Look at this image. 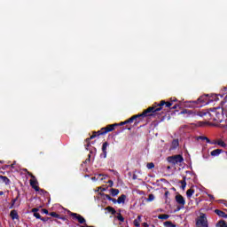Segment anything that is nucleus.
<instances>
[{
  "label": "nucleus",
  "instance_id": "bf43d9fd",
  "mask_svg": "<svg viewBox=\"0 0 227 227\" xmlns=\"http://www.w3.org/2000/svg\"><path fill=\"white\" fill-rule=\"evenodd\" d=\"M0 164H4V160H0Z\"/></svg>",
  "mask_w": 227,
  "mask_h": 227
},
{
  "label": "nucleus",
  "instance_id": "13d9d810",
  "mask_svg": "<svg viewBox=\"0 0 227 227\" xmlns=\"http://www.w3.org/2000/svg\"><path fill=\"white\" fill-rule=\"evenodd\" d=\"M169 194V192H165V196L168 197V195Z\"/></svg>",
  "mask_w": 227,
  "mask_h": 227
},
{
  "label": "nucleus",
  "instance_id": "1a4fd4ad",
  "mask_svg": "<svg viewBox=\"0 0 227 227\" xmlns=\"http://www.w3.org/2000/svg\"><path fill=\"white\" fill-rule=\"evenodd\" d=\"M176 201L178 205L181 206V208L185 207V199L181 194L176 195Z\"/></svg>",
  "mask_w": 227,
  "mask_h": 227
},
{
  "label": "nucleus",
  "instance_id": "dca6fc26",
  "mask_svg": "<svg viewBox=\"0 0 227 227\" xmlns=\"http://www.w3.org/2000/svg\"><path fill=\"white\" fill-rule=\"evenodd\" d=\"M10 216L14 221V219H19V213L15 209L12 210L10 213Z\"/></svg>",
  "mask_w": 227,
  "mask_h": 227
},
{
  "label": "nucleus",
  "instance_id": "4c0bfd02",
  "mask_svg": "<svg viewBox=\"0 0 227 227\" xmlns=\"http://www.w3.org/2000/svg\"><path fill=\"white\" fill-rule=\"evenodd\" d=\"M90 160H91V154H89L88 159H86L85 161H84V164H86L88 162H90Z\"/></svg>",
  "mask_w": 227,
  "mask_h": 227
},
{
  "label": "nucleus",
  "instance_id": "4d7b16f0",
  "mask_svg": "<svg viewBox=\"0 0 227 227\" xmlns=\"http://www.w3.org/2000/svg\"><path fill=\"white\" fill-rule=\"evenodd\" d=\"M4 192H0V196H4Z\"/></svg>",
  "mask_w": 227,
  "mask_h": 227
},
{
  "label": "nucleus",
  "instance_id": "69168bd1",
  "mask_svg": "<svg viewBox=\"0 0 227 227\" xmlns=\"http://www.w3.org/2000/svg\"><path fill=\"white\" fill-rule=\"evenodd\" d=\"M102 191H106V190H105V188H103V190H102Z\"/></svg>",
  "mask_w": 227,
  "mask_h": 227
},
{
  "label": "nucleus",
  "instance_id": "f03ea898",
  "mask_svg": "<svg viewBox=\"0 0 227 227\" xmlns=\"http://www.w3.org/2000/svg\"><path fill=\"white\" fill-rule=\"evenodd\" d=\"M210 112H199L198 116L203 117L208 116L211 117V120L213 121H216V123H223V120H224V110L221 107H216V108H211Z\"/></svg>",
  "mask_w": 227,
  "mask_h": 227
},
{
  "label": "nucleus",
  "instance_id": "72a5a7b5",
  "mask_svg": "<svg viewBox=\"0 0 227 227\" xmlns=\"http://www.w3.org/2000/svg\"><path fill=\"white\" fill-rule=\"evenodd\" d=\"M202 141H207V143H211V140L207 137H200Z\"/></svg>",
  "mask_w": 227,
  "mask_h": 227
},
{
  "label": "nucleus",
  "instance_id": "f704fd0d",
  "mask_svg": "<svg viewBox=\"0 0 227 227\" xmlns=\"http://www.w3.org/2000/svg\"><path fill=\"white\" fill-rule=\"evenodd\" d=\"M153 200H155V196L153 194H150L147 199V201H153Z\"/></svg>",
  "mask_w": 227,
  "mask_h": 227
},
{
  "label": "nucleus",
  "instance_id": "423d86ee",
  "mask_svg": "<svg viewBox=\"0 0 227 227\" xmlns=\"http://www.w3.org/2000/svg\"><path fill=\"white\" fill-rule=\"evenodd\" d=\"M207 97H208V95L200 96L197 100L190 101V104H195V106L201 104L199 106V107H203V106H207V104H208L207 101Z\"/></svg>",
  "mask_w": 227,
  "mask_h": 227
},
{
  "label": "nucleus",
  "instance_id": "c9c22d12",
  "mask_svg": "<svg viewBox=\"0 0 227 227\" xmlns=\"http://www.w3.org/2000/svg\"><path fill=\"white\" fill-rule=\"evenodd\" d=\"M34 217L35 219H42V215H40V213H34Z\"/></svg>",
  "mask_w": 227,
  "mask_h": 227
},
{
  "label": "nucleus",
  "instance_id": "f3484780",
  "mask_svg": "<svg viewBox=\"0 0 227 227\" xmlns=\"http://www.w3.org/2000/svg\"><path fill=\"white\" fill-rule=\"evenodd\" d=\"M0 180H2V182L5 184V185H10L11 181L7 176H0Z\"/></svg>",
  "mask_w": 227,
  "mask_h": 227
},
{
  "label": "nucleus",
  "instance_id": "aec40b11",
  "mask_svg": "<svg viewBox=\"0 0 227 227\" xmlns=\"http://www.w3.org/2000/svg\"><path fill=\"white\" fill-rule=\"evenodd\" d=\"M140 223H141V215H138L137 218L134 220L133 224L136 227H139L141 226Z\"/></svg>",
  "mask_w": 227,
  "mask_h": 227
},
{
  "label": "nucleus",
  "instance_id": "393cba45",
  "mask_svg": "<svg viewBox=\"0 0 227 227\" xmlns=\"http://www.w3.org/2000/svg\"><path fill=\"white\" fill-rule=\"evenodd\" d=\"M158 219H161L162 221H166L169 219V215L162 214L158 215Z\"/></svg>",
  "mask_w": 227,
  "mask_h": 227
},
{
  "label": "nucleus",
  "instance_id": "e2e57ef3",
  "mask_svg": "<svg viewBox=\"0 0 227 227\" xmlns=\"http://www.w3.org/2000/svg\"><path fill=\"white\" fill-rule=\"evenodd\" d=\"M128 130H130V128H128Z\"/></svg>",
  "mask_w": 227,
  "mask_h": 227
},
{
  "label": "nucleus",
  "instance_id": "58836bf2",
  "mask_svg": "<svg viewBox=\"0 0 227 227\" xmlns=\"http://www.w3.org/2000/svg\"><path fill=\"white\" fill-rule=\"evenodd\" d=\"M42 214H46L47 215H49L51 213H49V210H47L46 208L42 209Z\"/></svg>",
  "mask_w": 227,
  "mask_h": 227
},
{
  "label": "nucleus",
  "instance_id": "49530a36",
  "mask_svg": "<svg viewBox=\"0 0 227 227\" xmlns=\"http://www.w3.org/2000/svg\"><path fill=\"white\" fill-rule=\"evenodd\" d=\"M176 100H177L176 98H171L169 102H172V106H173V103L176 102Z\"/></svg>",
  "mask_w": 227,
  "mask_h": 227
},
{
  "label": "nucleus",
  "instance_id": "a18cd8bd",
  "mask_svg": "<svg viewBox=\"0 0 227 227\" xmlns=\"http://www.w3.org/2000/svg\"><path fill=\"white\" fill-rule=\"evenodd\" d=\"M33 214H36L38 212V208L35 207L31 210Z\"/></svg>",
  "mask_w": 227,
  "mask_h": 227
},
{
  "label": "nucleus",
  "instance_id": "c756f323",
  "mask_svg": "<svg viewBox=\"0 0 227 227\" xmlns=\"http://www.w3.org/2000/svg\"><path fill=\"white\" fill-rule=\"evenodd\" d=\"M49 215H51V217H55V219L60 218V215L56 212H51L49 214Z\"/></svg>",
  "mask_w": 227,
  "mask_h": 227
},
{
  "label": "nucleus",
  "instance_id": "20e7f679",
  "mask_svg": "<svg viewBox=\"0 0 227 227\" xmlns=\"http://www.w3.org/2000/svg\"><path fill=\"white\" fill-rule=\"evenodd\" d=\"M197 227H208V220L207 219V215L200 213V216L196 219Z\"/></svg>",
  "mask_w": 227,
  "mask_h": 227
},
{
  "label": "nucleus",
  "instance_id": "4468645a",
  "mask_svg": "<svg viewBox=\"0 0 227 227\" xmlns=\"http://www.w3.org/2000/svg\"><path fill=\"white\" fill-rule=\"evenodd\" d=\"M224 152L223 149H215L211 152L212 157H218V155H221Z\"/></svg>",
  "mask_w": 227,
  "mask_h": 227
},
{
  "label": "nucleus",
  "instance_id": "f257e3e1",
  "mask_svg": "<svg viewBox=\"0 0 227 227\" xmlns=\"http://www.w3.org/2000/svg\"><path fill=\"white\" fill-rule=\"evenodd\" d=\"M171 106H173V102L161 100L160 103H154L153 106L148 107L145 113H149L153 116H159V113L163 109L164 111H171Z\"/></svg>",
  "mask_w": 227,
  "mask_h": 227
},
{
  "label": "nucleus",
  "instance_id": "c03bdc74",
  "mask_svg": "<svg viewBox=\"0 0 227 227\" xmlns=\"http://www.w3.org/2000/svg\"><path fill=\"white\" fill-rule=\"evenodd\" d=\"M108 184L110 187H113V185H114V183L113 182V180H109Z\"/></svg>",
  "mask_w": 227,
  "mask_h": 227
},
{
  "label": "nucleus",
  "instance_id": "6e6d98bb",
  "mask_svg": "<svg viewBox=\"0 0 227 227\" xmlns=\"http://www.w3.org/2000/svg\"><path fill=\"white\" fill-rule=\"evenodd\" d=\"M23 171H24L25 173H28V172H29V170H27V168H23Z\"/></svg>",
  "mask_w": 227,
  "mask_h": 227
},
{
  "label": "nucleus",
  "instance_id": "5fc2aeb1",
  "mask_svg": "<svg viewBox=\"0 0 227 227\" xmlns=\"http://www.w3.org/2000/svg\"><path fill=\"white\" fill-rule=\"evenodd\" d=\"M143 226H144V227H149L148 223H143Z\"/></svg>",
  "mask_w": 227,
  "mask_h": 227
},
{
  "label": "nucleus",
  "instance_id": "774afa93",
  "mask_svg": "<svg viewBox=\"0 0 227 227\" xmlns=\"http://www.w3.org/2000/svg\"><path fill=\"white\" fill-rule=\"evenodd\" d=\"M226 155H227V152H225Z\"/></svg>",
  "mask_w": 227,
  "mask_h": 227
},
{
  "label": "nucleus",
  "instance_id": "ddd939ff",
  "mask_svg": "<svg viewBox=\"0 0 227 227\" xmlns=\"http://www.w3.org/2000/svg\"><path fill=\"white\" fill-rule=\"evenodd\" d=\"M38 184V181L36 180V177L30 179V185L32 187V189H35V191L36 192H38V191H40V187H38V185H36Z\"/></svg>",
  "mask_w": 227,
  "mask_h": 227
},
{
  "label": "nucleus",
  "instance_id": "4be33fe9",
  "mask_svg": "<svg viewBox=\"0 0 227 227\" xmlns=\"http://www.w3.org/2000/svg\"><path fill=\"white\" fill-rule=\"evenodd\" d=\"M216 227H227L226 221H224V220H220V221L216 223Z\"/></svg>",
  "mask_w": 227,
  "mask_h": 227
},
{
  "label": "nucleus",
  "instance_id": "412c9836",
  "mask_svg": "<svg viewBox=\"0 0 227 227\" xmlns=\"http://www.w3.org/2000/svg\"><path fill=\"white\" fill-rule=\"evenodd\" d=\"M106 210H107V212H109L110 214H112V215H114L116 214V209H114V207H107L106 208Z\"/></svg>",
  "mask_w": 227,
  "mask_h": 227
},
{
  "label": "nucleus",
  "instance_id": "37998d69",
  "mask_svg": "<svg viewBox=\"0 0 227 227\" xmlns=\"http://www.w3.org/2000/svg\"><path fill=\"white\" fill-rule=\"evenodd\" d=\"M110 201H113V203L116 204L118 203V200L114 199V198H111Z\"/></svg>",
  "mask_w": 227,
  "mask_h": 227
},
{
  "label": "nucleus",
  "instance_id": "7c9ffc66",
  "mask_svg": "<svg viewBox=\"0 0 227 227\" xmlns=\"http://www.w3.org/2000/svg\"><path fill=\"white\" fill-rule=\"evenodd\" d=\"M117 219H118V221H120L121 223H125V218L123 217V215H121V213H119V214H118Z\"/></svg>",
  "mask_w": 227,
  "mask_h": 227
},
{
  "label": "nucleus",
  "instance_id": "473e14b6",
  "mask_svg": "<svg viewBox=\"0 0 227 227\" xmlns=\"http://www.w3.org/2000/svg\"><path fill=\"white\" fill-rule=\"evenodd\" d=\"M146 168L147 169H153V168H155V164H153V162L147 163Z\"/></svg>",
  "mask_w": 227,
  "mask_h": 227
},
{
  "label": "nucleus",
  "instance_id": "79ce46f5",
  "mask_svg": "<svg viewBox=\"0 0 227 227\" xmlns=\"http://www.w3.org/2000/svg\"><path fill=\"white\" fill-rule=\"evenodd\" d=\"M27 175H28V176H30L32 179L36 178V176H33V173H31L29 171L27 173Z\"/></svg>",
  "mask_w": 227,
  "mask_h": 227
},
{
  "label": "nucleus",
  "instance_id": "de8ad7c7",
  "mask_svg": "<svg viewBox=\"0 0 227 227\" xmlns=\"http://www.w3.org/2000/svg\"><path fill=\"white\" fill-rule=\"evenodd\" d=\"M209 145H217V141H215V140L212 141L211 140V143H209Z\"/></svg>",
  "mask_w": 227,
  "mask_h": 227
},
{
  "label": "nucleus",
  "instance_id": "2f4dec72",
  "mask_svg": "<svg viewBox=\"0 0 227 227\" xmlns=\"http://www.w3.org/2000/svg\"><path fill=\"white\" fill-rule=\"evenodd\" d=\"M41 221H43V223H47V221H51L52 222V218L46 216V217H42L41 216Z\"/></svg>",
  "mask_w": 227,
  "mask_h": 227
},
{
  "label": "nucleus",
  "instance_id": "5701e85b",
  "mask_svg": "<svg viewBox=\"0 0 227 227\" xmlns=\"http://www.w3.org/2000/svg\"><path fill=\"white\" fill-rule=\"evenodd\" d=\"M179 184H181V188L183 191H185V187H187V182H185V177H184V180L179 181Z\"/></svg>",
  "mask_w": 227,
  "mask_h": 227
},
{
  "label": "nucleus",
  "instance_id": "052dcab7",
  "mask_svg": "<svg viewBox=\"0 0 227 227\" xmlns=\"http://www.w3.org/2000/svg\"><path fill=\"white\" fill-rule=\"evenodd\" d=\"M167 169H171V167H170V166H168V167H167Z\"/></svg>",
  "mask_w": 227,
  "mask_h": 227
},
{
  "label": "nucleus",
  "instance_id": "6e6552de",
  "mask_svg": "<svg viewBox=\"0 0 227 227\" xmlns=\"http://www.w3.org/2000/svg\"><path fill=\"white\" fill-rule=\"evenodd\" d=\"M69 215L71 217H73V219H76V221H78V223H80V224H84V223H86V219H84V217H82V215H81L77 213L69 212Z\"/></svg>",
  "mask_w": 227,
  "mask_h": 227
},
{
  "label": "nucleus",
  "instance_id": "338daca9",
  "mask_svg": "<svg viewBox=\"0 0 227 227\" xmlns=\"http://www.w3.org/2000/svg\"><path fill=\"white\" fill-rule=\"evenodd\" d=\"M177 210H180V207H178Z\"/></svg>",
  "mask_w": 227,
  "mask_h": 227
},
{
  "label": "nucleus",
  "instance_id": "bb28decb",
  "mask_svg": "<svg viewBox=\"0 0 227 227\" xmlns=\"http://www.w3.org/2000/svg\"><path fill=\"white\" fill-rule=\"evenodd\" d=\"M164 226L165 227H176V225L175 223H173L171 221L164 222Z\"/></svg>",
  "mask_w": 227,
  "mask_h": 227
},
{
  "label": "nucleus",
  "instance_id": "cd10ccee",
  "mask_svg": "<svg viewBox=\"0 0 227 227\" xmlns=\"http://www.w3.org/2000/svg\"><path fill=\"white\" fill-rule=\"evenodd\" d=\"M98 136H106V133L104 132L103 128H101L100 130H98V131L96 132V137H98Z\"/></svg>",
  "mask_w": 227,
  "mask_h": 227
},
{
  "label": "nucleus",
  "instance_id": "864d4df0",
  "mask_svg": "<svg viewBox=\"0 0 227 227\" xmlns=\"http://www.w3.org/2000/svg\"><path fill=\"white\" fill-rule=\"evenodd\" d=\"M214 100H215V102H217V100H219V98H217V96H215Z\"/></svg>",
  "mask_w": 227,
  "mask_h": 227
},
{
  "label": "nucleus",
  "instance_id": "c85d7f7f",
  "mask_svg": "<svg viewBox=\"0 0 227 227\" xmlns=\"http://www.w3.org/2000/svg\"><path fill=\"white\" fill-rule=\"evenodd\" d=\"M218 146H222V148H226V143L223 140H217Z\"/></svg>",
  "mask_w": 227,
  "mask_h": 227
},
{
  "label": "nucleus",
  "instance_id": "3c124183",
  "mask_svg": "<svg viewBox=\"0 0 227 227\" xmlns=\"http://www.w3.org/2000/svg\"><path fill=\"white\" fill-rule=\"evenodd\" d=\"M208 198H210V200H214V195L209 194V195H208Z\"/></svg>",
  "mask_w": 227,
  "mask_h": 227
},
{
  "label": "nucleus",
  "instance_id": "9d476101",
  "mask_svg": "<svg viewBox=\"0 0 227 227\" xmlns=\"http://www.w3.org/2000/svg\"><path fill=\"white\" fill-rule=\"evenodd\" d=\"M107 146H109L108 142L103 143V145H102L103 153L100 154L101 159H106V157H107Z\"/></svg>",
  "mask_w": 227,
  "mask_h": 227
},
{
  "label": "nucleus",
  "instance_id": "8fccbe9b",
  "mask_svg": "<svg viewBox=\"0 0 227 227\" xmlns=\"http://www.w3.org/2000/svg\"><path fill=\"white\" fill-rule=\"evenodd\" d=\"M127 123H129V122H127V121H125L121 122L120 125H127Z\"/></svg>",
  "mask_w": 227,
  "mask_h": 227
},
{
  "label": "nucleus",
  "instance_id": "f8f14e48",
  "mask_svg": "<svg viewBox=\"0 0 227 227\" xmlns=\"http://www.w3.org/2000/svg\"><path fill=\"white\" fill-rule=\"evenodd\" d=\"M95 137H97V131H93L92 136H90L89 138L85 139V143H86L85 148H86V150H88V147L90 146L91 139H95Z\"/></svg>",
  "mask_w": 227,
  "mask_h": 227
},
{
  "label": "nucleus",
  "instance_id": "a211bd4d",
  "mask_svg": "<svg viewBox=\"0 0 227 227\" xmlns=\"http://www.w3.org/2000/svg\"><path fill=\"white\" fill-rule=\"evenodd\" d=\"M125 200H127V195L122 194L117 199V203H119V205L121 203H125Z\"/></svg>",
  "mask_w": 227,
  "mask_h": 227
},
{
  "label": "nucleus",
  "instance_id": "0e129e2a",
  "mask_svg": "<svg viewBox=\"0 0 227 227\" xmlns=\"http://www.w3.org/2000/svg\"><path fill=\"white\" fill-rule=\"evenodd\" d=\"M92 180H95V177H92Z\"/></svg>",
  "mask_w": 227,
  "mask_h": 227
},
{
  "label": "nucleus",
  "instance_id": "ea45409f",
  "mask_svg": "<svg viewBox=\"0 0 227 227\" xmlns=\"http://www.w3.org/2000/svg\"><path fill=\"white\" fill-rule=\"evenodd\" d=\"M102 195L105 196V198H106V200H108V201H110V200H111L112 197H111L109 194H105V193H103Z\"/></svg>",
  "mask_w": 227,
  "mask_h": 227
},
{
  "label": "nucleus",
  "instance_id": "0eeeda50",
  "mask_svg": "<svg viewBox=\"0 0 227 227\" xmlns=\"http://www.w3.org/2000/svg\"><path fill=\"white\" fill-rule=\"evenodd\" d=\"M19 198H20V192H18L16 198L12 200L9 208L12 209L15 208V207H20V200H19Z\"/></svg>",
  "mask_w": 227,
  "mask_h": 227
},
{
  "label": "nucleus",
  "instance_id": "603ef678",
  "mask_svg": "<svg viewBox=\"0 0 227 227\" xmlns=\"http://www.w3.org/2000/svg\"><path fill=\"white\" fill-rule=\"evenodd\" d=\"M59 219H61L62 221H66L67 220V218H65V216H60V218H59Z\"/></svg>",
  "mask_w": 227,
  "mask_h": 227
},
{
  "label": "nucleus",
  "instance_id": "a878e982",
  "mask_svg": "<svg viewBox=\"0 0 227 227\" xmlns=\"http://www.w3.org/2000/svg\"><path fill=\"white\" fill-rule=\"evenodd\" d=\"M112 196H118L120 194V190L112 188L110 190Z\"/></svg>",
  "mask_w": 227,
  "mask_h": 227
},
{
  "label": "nucleus",
  "instance_id": "7ed1b4c3",
  "mask_svg": "<svg viewBox=\"0 0 227 227\" xmlns=\"http://www.w3.org/2000/svg\"><path fill=\"white\" fill-rule=\"evenodd\" d=\"M146 116H153V114L146 113V110H145L142 114L133 115L131 118L128 119L126 123H132L135 121V125H138V123H141L143 118H146Z\"/></svg>",
  "mask_w": 227,
  "mask_h": 227
},
{
  "label": "nucleus",
  "instance_id": "e433bc0d",
  "mask_svg": "<svg viewBox=\"0 0 227 227\" xmlns=\"http://www.w3.org/2000/svg\"><path fill=\"white\" fill-rule=\"evenodd\" d=\"M183 114H192V111L191 110H184Z\"/></svg>",
  "mask_w": 227,
  "mask_h": 227
},
{
  "label": "nucleus",
  "instance_id": "39448f33",
  "mask_svg": "<svg viewBox=\"0 0 227 227\" xmlns=\"http://www.w3.org/2000/svg\"><path fill=\"white\" fill-rule=\"evenodd\" d=\"M167 160L168 162H169V164H173L175 166L176 164L182 163V161L184 160V156H182V154L168 156L167 158Z\"/></svg>",
  "mask_w": 227,
  "mask_h": 227
},
{
  "label": "nucleus",
  "instance_id": "09e8293b",
  "mask_svg": "<svg viewBox=\"0 0 227 227\" xmlns=\"http://www.w3.org/2000/svg\"><path fill=\"white\" fill-rule=\"evenodd\" d=\"M132 178H133L134 180H137V175L134 174L133 176H132Z\"/></svg>",
  "mask_w": 227,
  "mask_h": 227
},
{
  "label": "nucleus",
  "instance_id": "6ab92c4d",
  "mask_svg": "<svg viewBox=\"0 0 227 227\" xmlns=\"http://www.w3.org/2000/svg\"><path fill=\"white\" fill-rule=\"evenodd\" d=\"M178 146H179V142H178V140L174 139V140L172 141V144H171V149H172V150H176V148H178Z\"/></svg>",
  "mask_w": 227,
  "mask_h": 227
},
{
  "label": "nucleus",
  "instance_id": "680f3d73",
  "mask_svg": "<svg viewBox=\"0 0 227 227\" xmlns=\"http://www.w3.org/2000/svg\"><path fill=\"white\" fill-rule=\"evenodd\" d=\"M81 227H90V226H84V225H82Z\"/></svg>",
  "mask_w": 227,
  "mask_h": 227
},
{
  "label": "nucleus",
  "instance_id": "a19ab883",
  "mask_svg": "<svg viewBox=\"0 0 227 227\" xmlns=\"http://www.w3.org/2000/svg\"><path fill=\"white\" fill-rule=\"evenodd\" d=\"M178 107H180V105L179 104H176L172 107L170 106V109H178Z\"/></svg>",
  "mask_w": 227,
  "mask_h": 227
},
{
  "label": "nucleus",
  "instance_id": "2eb2a0df",
  "mask_svg": "<svg viewBox=\"0 0 227 227\" xmlns=\"http://www.w3.org/2000/svg\"><path fill=\"white\" fill-rule=\"evenodd\" d=\"M215 214H216L217 215H219V217H223L224 219H227V215H226V213H224V212L222 211L221 209H215Z\"/></svg>",
  "mask_w": 227,
  "mask_h": 227
},
{
  "label": "nucleus",
  "instance_id": "b1692460",
  "mask_svg": "<svg viewBox=\"0 0 227 227\" xmlns=\"http://www.w3.org/2000/svg\"><path fill=\"white\" fill-rule=\"evenodd\" d=\"M192 194H194V189L191 188L189 190H187L186 192V196L187 198H192Z\"/></svg>",
  "mask_w": 227,
  "mask_h": 227
},
{
  "label": "nucleus",
  "instance_id": "9b49d317",
  "mask_svg": "<svg viewBox=\"0 0 227 227\" xmlns=\"http://www.w3.org/2000/svg\"><path fill=\"white\" fill-rule=\"evenodd\" d=\"M118 123H114V124H110L107 125L106 127L103 128L104 133L107 134L109 132H113V130H114L115 127H118Z\"/></svg>",
  "mask_w": 227,
  "mask_h": 227
}]
</instances>
